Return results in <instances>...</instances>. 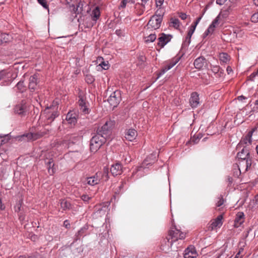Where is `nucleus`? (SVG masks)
<instances>
[{
    "label": "nucleus",
    "mask_w": 258,
    "mask_h": 258,
    "mask_svg": "<svg viewBox=\"0 0 258 258\" xmlns=\"http://www.w3.org/2000/svg\"><path fill=\"white\" fill-rule=\"evenodd\" d=\"M115 121L114 119L111 118L107 119L105 123L102 125L101 130L98 131V139L100 137L102 139H100L101 146L105 143L106 139L111 133L112 130L114 127Z\"/></svg>",
    "instance_id": "obj_1"
},
{
    "label": "nucleus",
    "mask_w": 258,
    "mask_h": 258,
    "mask_svg": "<svg viewBox=\"0 0 258 258\" xmlns=\"http://www.w3.org/2000/svg\"><path fill=\"white\" fill-rule=\"evenodd\" d=\"M105 220H106V219H105ZM99 231L100 232V233H99V236H100V240L99 242V245L102 247L101 250H103V252H105L104 258H108V256H106V255H108L107 253H108V241L107 237L108 235L109 227L106 221L100 228Z\"/></svg>",
    "instance_id": "obj_2"
},
{
    "label": "nucleus",
    "mask_w": 258,
    "mask_h": 258,
    "mask_svg": "<svg viewBox=\"0 0 258 258\" xmlns=\"http://www.w3.org/2000/svg\"><path fill=\"white\" fill-rule=\"evenodd\" d=\"M100 162L102 165L100 167L99 172H98V179L101 182L107 181L108 180L109 168L108 165V159L106 153L102 154Z\"/></svg>",
    "instance_id": "obj_3"
},
{
    "label": "nucleus",
    "mask_w": 258,
    "mask_h": 258,
    "mask_svg": "<svg viewBox=\"0 0 258 258\" xmlns=\"http://www.w3.org/2000/svg\"><path fill=\"white\" fill-rule=\"evenodd\" d=\"M121 99V97L120 91L116 90L112 93L107 99V102L110 105V108L114 109L116 107L120 102Z\"/></svg>",
    "instance_id": "obj_4"
},
{
    "label": "nucleus",
    "mask_w": 258,
    "mask_h": 258,
    "mask_svg": "<svg viewBox=\"0 0 258 258\" xmlns=\"http://www.w3.org/2000/svg\"><path fill=\"white\" fill-rule=\"evenodd\" d=\"M46 134V132L39 131L36 133H31L24 134L22 136L18 137L19 141H28L29 140H36L39 139Z\"/></svg>",
    "instance_id": "obj_5"
},
{
    "label": "nucleus",
    "mask_w": 258,
    "mask_h": 258,
    "mask_svg": "<svg viewBox=\"0 0 258 258\" xmlns=\"http://www.w3.org/2000/svg\"><path fill=\"white\" fill-rule=\"evenodd\" d=\"M180 230L177 229L175 225H173L168 231L167 242L168 248H171L173 242L176 241L178 239V235Z\"/></svg>",
    "instance_id": "obj_6"
},
{
    "label": "nucleus",
    "mask_w": 258,
    "mask_h": 258,
    "mask_svg": "<svg viewBox=\"0 0 258 258\" xmlns=\"http://www.w3.org/2000/svg\"><path fill=\"white\" fill-rule=\"evenodd\" d=\"M158 11H156L155 15H153L149 20L147 26H150L151 28L156 30L160 28L161 22L162 21V16L158 15Z\"/></svg>",
    "instance_id": "obj_7"
},
{
    "label": "nucleus",
    "mask_w": 258,
    "mask_h": 258,
    "mask_svg": "<svg viewBox=\"0 0 258 258\" xmlns=\"http://www.w3.org/2000/svg\"><path fill=\"white\" fill-rule=\"evenodd\" d=\"M173 36L171 34H166L164 33H161L159 34V37L157 38L158 42L157 46L160 49L163 48L168 42H169Z\"/></svg>",
    "instance_id": "obj_8"
},
{
    "label": "nucleus",
    "mask_w": 258,
    "mask_h": 258,
    "mask_svg": "<svg viewBox=\"0 0 258 258\" xmlns=\"http://www.w3.org/2000/svg\"><path fill=\"white\" fill-rule=\"evenodd\" d=\"M238 163L233 165L234 167L239 168L241 170L244 168V172H246L250 169L252 164V159H244V158H243V159H238Z\"/></svg>",
    "instance_id": "obj_9"
},
{
    "label": "nucleus",
    "mask_w": 258,
    "mask_h": 258,
    "mask_svg": "<svg viewBox=\"0 0 258 258\" xmlns=\"http://www.w3.org/2000/svg\"><path fill=\"white\" fill-rule=\"evenodd\" d=\"M14 111L15 114L21 117L25 116L27 112V106L25 101L23 100L17 104L14 108Z\"/></svg>",
    "instance_id": "obj_10"
},
{
    "label": "nucleus",
    "mask_w": 258,
    "mask_h": 258,
    "mask_svg": "<svg viewBox=\"0 0 258 258\" xmlns=\"http://www.w3.org/2000/svg\"><path fill=\"white\" fill-rule=\"evenodd\" d=\"M78 97V104L80 106V110L84 114L89 113V108L86 105V99L83 92L82 91H79Z\"/></svg>",
    "instance_id": "obj_11"
},
{
    "label": "nucleus",
    "mask_w": 258,
    "mask_h": 258,
    "mask_svg": "<svg viewBox=\"0 0 258 258\" xmlns=\"http://www.w3.org/2000/svg\"><path fill=\"white\" fill-rule=\"evenodd\" d=\"M97 21V7H95L90 15V18H87L85 26L87 28H92Z\"/></svg>",
    "instance_id": "obj_12"
},
{
    "label": "nucleus",
    "mask_w": 258,
    "mask_h": 258,
    "mask_svg": "<svg viewBox=\"0 0 258 258\" xmlns=\"http://www.w3.org/2000/svg\"><path fill=\"white\" fill-rule=\"evenodd\" d=\"M53 105L47 106L44 110V113L46 114V117L47 118L48 123L51 122L59 115L58 112L56 110L53 111L52 112H50L49 111V110L51 109Z\"/></svg>",
    "instance_id": "obj_13"
},
{
    "label": "nucleus",
    "mask_w": 258,
    "mask_h": 258,
    "mask_svg": "<svg viewBox=\"0 0 258 258\" xmlns=\"http://www.w3.org/2000/svg\"><path fill=\"white\" fill-rule=\"evenodd\" d=\"M78 113L76 110L70 111L66 115L65 119L69 124L75 125L77 121Z\"/></svg>",
    "instance_id": "obj_14"
},
{
    "label": "nucleus",
    "mask_w": 258,
    "mask_h": 258,
    "mask_svg": "<svg viewBox=\"0 0 258 258\" xmlns=\"http://www.w3.org/2000/svg\"><path fill=\"white\" fill-rule=\"evenodd\" d=\"M189 103L192 108L198 106L200 104V98L199 94L197 92H194L191 93L189 98Z\"/></svg>",
    "instance_id": "obj_15"
},
{
    "label": "nucleus",
    "mask_w": 258,
    "mask_h": 258,
    "mask_svg": "<svg viewBox=\"0 0 258 258\" xmlns=\"http://www.w3.org/2000/svg\"><path fill=\"white\" fill-rule=\"evenodd\" d=\"M88 226L85 225L82 227L76 233L74 237V242L80 240L82 237L86 236L88 232Z\"/></svg>",
    "instance_id": "obj_16"
},
{
    "label": "nucleus",
    "mask_w": 258,
    "mask_h": 258,
    "mask_svg": "<svg viewBox=\"0 0 258 258\" xmlns=\"http://www.w3.org/2000/svg\"><path fill=\"white\" fill-rule=\"evenodd\" d=\"M52 158H47L44 159V162L46 165L48 172L50 175H53L55 172V168L54 167L55 164L53 162Z\"/></svg>",
    "instance_id": "obj_17"
},
{
    "label": "nucleus",
    "mask_w": 258,
    "mask_h": 258,
    "mask_svg": "<svg viewBox=\"0 0 258 258\" xmlns=\"http://www.w3.org/2000/svg\"><path fill=\"white\" fill-rule=\"evenodd\" d=\"M237 157L238 159H252V157L250 155L249 148L246 147H244L241 151L237 154Z\"/></svg>",
    "instance_id": "obj_18"
},
{
    "label": "nucleus",
    "mask_w": 258,
    "mask_h": 258,
    "mask_svg": "<svg viewBox=\"0 0 258 258\" xmlns=\"http://www.w3.org/2000/svg\"><path fill=\"white\" fill-rule=\"evenodd\" d=\"M110 172L114 176L121 174L122 173L121 164L118 162L115 164L112 165L110 168Z\"/></svg>",
    "instance_id": "obj_19"
},
{
    "label": "nucleus",
    "mask_w": 258,
    "mask_h": 258,
    "mask_svg": "<svg viewBox=\"0 0 258 258\" xmlns=\"http://www.w3.org/2000/svg\"><path fill=\"white\" fill-rule=\"evenodd\" d=\"M206 62V58L203 56H201L198 58H197L194 62V66L195 68L197 70H200L203 68L205 63Z\"/></svg>",
    "instance_id": "obj_20"
},
{
    "label": "nucleus",
    "mask_w": 258,
    "mask_h": 258,
    "mask_svg": "<svg viewBox=\"0 0 258 258\" xmlns=\"http://www.w3.org/2000/svg\"><path fill=\"white\" fill-rule=\"evenodd\" d=\"M244 214L242 212H238L234 220V226L238 228L244 221Z\"/></svg>",
    "instance_id": "obj_21"
},
{
    "label": "nucleus",
    "mask_w": 258,
    "mask_h": 258,
    "mask_svg": "<svg viewBox=\"0 0 258 258\" xmlns=\"http://www.w3.org/2000/svg\"><path fill=\"white\" fill-rule=\"evenodd\" d=\"M197 255L196 250L194 247H187L184 251V258H194Z\"/></svg>",
    "instance_id": "obj_22"
},
{
    "label": "nucleus",
    "mask_w": 258,
    "mask_h": 258,
    "mask_svg": "<svg viewBox=\"0 0 258 258\" xmlns=\"http://www.w3.org/2000/svg\"><path fill=\"white\" fill-rule=\"evenodd\" d=\"M37 76L36 75H34L32 76L29 78V89L31 90L32 91H34L37 87Z\"/></svg>",
    "instance_id": "obj_23"
},
{
    "label": "nucleus",
    "mask_w": 258,
    "mask_h": 258,
    "mask_svg": "<svg viewBox=\"0 0 258 258\" xmlns=\"http://www.w3.org/2000/svg\"><path fill=\"white\" fill-rule=\"evenodd\" d=\"M100 62L98 65V71L99 70H107L109 68V64L108 61H104L103 58L101 56H98V62Z\"/></svg>",
    "instance_id": "obj_24"
},
{
    "label": "nucleus",
    "mask_w": 258,
    "mask_h": 258,
    "mask_svg": "<svg viewBox=\"0 0 258 258\" xmlns=\"http://www.w3.org/2000/svg\"><path fill=\"white\" fill-rule=\"evenodd\" d=\"M223 216L222 215H219L214 221L211 224V230H213L216 227H220L222 224Z\"/></svg>",
    "instance_id": "obj_25"
},
{
    "label": "nucleus",
    "mask_w": 258,
    "mask_h": 258,
    "mask_svg": "<svg viewBox=\"0 0 258 258\" xmlns=\"http://www.w3.org/2000/svg\"><path fill=\"white\" fill-rule=\"evenodd\" d=\"M137 135V131L134 129H129L125 134V138L130 141L135 139Z\"/></svg>",
    "instance_id": "obj_26"
},
{
    "label": "nucleus",
    "mask_w": 258,
    "mask_h": 258,
    "mask_svg": "<svg viewBox=\"0 0 258 258\" xmlns=\"http://www.w3.org/2000/svg\"><path fill=\"white\" fill-rule=\"evenodd\" d=\"M59 204L61 208L63 210H69L72 208V205L70 202L66 199H60L59 200Z\"/></svg>",
    "instance_id": "obj_27"
},
{
    "label": "nucleus",
    "mask_w": 258,
    "mask_h": 258,
    "mask_svg": "<svg viewBox=\"0 0 258 258\" xmlns=\"http://www.w3.org/2000/svg\"><path fill=\"white\" fill-rule=\"evenodd\" d=\"M193 33H194L191 32L189 31H188L187 36L185 38L184 40L183 41L182 44L181 49H185L188 46L189 44L190 43L191 37Z\"/></svg>",
    "instance_id": "obj_28"
},
{
    "label": "nucleus",
    "mask_w": 258,
    "mask_h": 258,
    "mask_svg": "<svg viewBox=\"0 0 258 258\" xmlns=\"http://www.w3.org/2000/svg\"><path fill=\"white\" fill-rule=\"evenodd\" d=\"M135 8L136 13L138 16L142 15L145 11V6L143 3L141 4L140 3L136 4Z\"/></svg>",
    "instance_id": "obj_29"
},
{
    "label": "nucleus",
    "mask_w": 258,
    "mask_h": 258,
    "mask_svg": "<svg viewBox=\"0 0 258 258\" xmlns=\"http://www.w3.org/2000/svg\"><path fill=\"white\" fill-rule=\"evenodd\" d=\"M97 138L96 135H94L90 140V148L92 152L96 153L97 152Z\"/></svg>",
    "instance_id": "obj_30"
},
{
    "label": "nucleus",
    "mask_w": 258,
    "mask_h": 258,
    "mask_svg": "<svg viewBox=\"0 0 258 258\" xmlns=\"http://www.w3.org/2000/svg\"><path fill=\"white\" fill-rule=\"evenodd\" d=\"M219 59L221 64L227 63L230 60V56L227 53H221L219 54Z\"/></svg>",
    "instance_id": "obj_31"
},
{
    "label": "nucleus",
    "mask_w": 258,
    "mask_h": 258,
    "mask_svg": "<svg viewBox=\"0 0 258 258\" xmlns=\"http://www.w3.org/2000/svg\"><path fill=\"white\" fill-rule=\"evenodd\" d=\"M182 56V55L181 56L176 55L172 58L167 65L168 69L170 70L173 68L179 61Z\"/></svg>",
    "instance_id": "obj_32"
},
{
    "label": "nucleus",
    "mask_w": 258,
    "mask_h": 258,
    "mask_svg": "<svg viewBox=\"0 0 258 258\" xmlns=\"http://www.w3.org/2000/svg\"><path fill=\"white\" fill-rule=\"evenodd\" d=\"M157 36L155 33L150 34L148 36L144 37V42L146 44L154 42Z\"/></svg>",
    "instance_id": "obj_33"
},
{
    "label": "nucleus",
    "mask_w": 258,
    "mask_h": 258,
    "mask_svg": "<svg viewBox=\"0 0 258 258\" xmlns=\"http://www.w3.org/2000/svg\"><path fill=\"white\" fill-rule=\"evenodd\" d=\"M97 175V173L93 176L87 178V183L91 185L97 184V179H95V176Z\"/></svg>",
    "instance_id": "obj_34"
},
{
    "label": "nucleus",
    "mask_w": 258,
    "mask_h": 258,
    "mask_svg": "<svg viewBox=\"0 0 258 258\" xmlns=\"http://www.w3.org/2000/svg\"><path fill=\"white\" fill-rule=\"evenodd\" d=\"M169 70L167 66L164 67L160 72L157 73V77L156 80H158L161 76L164 75L167 71Z\"/></svg>",
    "instance_id": "obj_35"
},
{
    "label": "nucleus",
    "mask_w": 258,
    "mask_h": 258,
    "mask_svg": "<svg viewBox=\"0 0 258 258\" xmlns=\"http://www.w3.org/2000/svg\"><path fill=\"white\" fill-rule=\"evenodd\" d=\"M241 174V170L237 167H234L233 169V175L235 177L238 178Z\"/></svg>",
    "instance_id": "obj_36"
},
{
    "label": "nucleus",
    "mask_w": 258,
    "mask_h": 258,
    "mask_svg": "<svg viewBox=\"0 0 258 258\" xmlns=\"http://www.w3.org/2000/svg\"><path fill=\"white\" fill-rule=\"evenodd\" d=\"M16 87L17 88V89L23 92V90L25 89V86L24 85L23 81H20L16 85Z\"/></svg>",
    "instance_id": "obj_37"
},
{
    "label": "nucleus",
    "mask_w": 258,
    "mask_h": 258,
    "mask_svg": "<svg viewBox=\"0 0 258 258\" xmlns=\"http://www.w3.org/2000/svg\"><path fill=\"white\" fill-rule=\"evenodd\" d=\"M1 143H2V145L5 144L10 140L9 134L6 135L4 136H1Z\"/></svg>",
    "instance_id": "obj_38"
},
{
    "label": "nucleus",
    "mask_w": 258,
    "mask_h": 258,
    "mask_svg": "<svg viewBox=\"0 0 258 258\" xmlns=\"http://www.w3.org/2000/svg\"><path fill=\"white\" fill-rule=\"evenodd\" d=\"M37 2L43 8L49 11V6L46 0H37Z\"/></svg>",
    "instance_id": "obj_39"
},
{
    "label": "nucleus",
    "mask_w": 258,
    "mask_h": 258,
    "mask_svg": "<svg viewBox=\"0 0 258 258\" xmlns=\"http://www.w3.org/2000/svg\"><path fill=\"white\" fill-rule=\"evenodd\" d=\"M86 81L88 84H92L95 81L94 78L91 75H87L85 78Z\"/></svg>",
    "instance_id": "obj_40"
},
{
    "label": "nucleus",
    "mask_w": 258,
    "mask_h": 258,
    "mask_svg": "<svg viewBox=\"0 0 258 258\" xmlns=\"http://www.w3.org/2000/svg\"><path fill=\"white\" fill-rule=\"evenodd\" d=\"M132 0H122L120 2V5L118 7L119 9H124L126 7V4L130 3Z\"/></svg>",
    "instance_id": "obj_41"
},
{
    "label": "nucleus",
    "mask_w": 258,
    "mask_h": 258,
    "mask_svg": "<svg viewBox=\"0 0 258 258\" xmlns=\"http://www.w3.org/2000/svg\"><path fill=\"white\" fill-rule=\"evenodd\" d=\"M171 23L173 24V27L176 29H178L179 27V21L178 19H172Z\"/></svg>",
    "instance_id": "obj_42"
},
{
    "label": "nucleus",
    "mask_w": 258,
    "mask_h": 258,
    "mask_svg": "<svg viewBox=\"0 0 258 258\" xmlns=\"http://www.w3.org/2000/svg\"><path fill=\"white\" fill-rule=\"evenodd\" d=\"M144 169L145 168H144L142 166L137 167L133 171L132 176H134L136 174H137V173L140 171H142V170Z\"/></svg>",
    "instance_id": "obj_43"
},
{
    "label": "nucleus",
    "mask_w": 258,
    "mask_h": 258,
    "mask_svg": "<svg viewBox=\"0 0 258 258\" xmlns=\"http://www.w3.org/2000/svg\"><path fill=\"white\" fill-rule=\"evenodd\" d=\"M107 209L106 206L102 207L101 208L99 207L98 205V213H99L101 215H105L106 210Z\"/></svg>",
    "instance_id": "obj_44"
},
{
    "label": "nucleus",
    "mask_w": 258,
    "mask_h": 258,
    "mask_svg": "<svg viewBox=\"0 0 258 258\" xmlns=\"http://www.w3.org/2000/svg\"><path fill=\"white\" fill-rule=\"evenodd\" d=\"M221 13H220L212 22V23L210 24L212 26V27H216V26L218 24L219 18Z\"/></svg>",
    "instance_id": "obj_45"
},
{
    "label": "nucleus",
    "mask_w": 258,
    "mask_h": 258,
    "mask_svg": "<svg viewBox=\"0 0 258 258\" xmlns=\"http://www.w3.org/2000/svg\"><path fill=\"white\" fill-rule=\"evenodd\" d=\"M251 21L253 23L258 22V12L253 14L251 17Z\"/></svg>",
    "instance_id": "obj_46"
},
{
    "label": "nucleus",
    "mask_w": 258,
    "mask_h": 258,
    "mask_svg": "<svg viewBox=\"0 0 258 258\" xmlns=\"http://www.w3.org/2000/svg\"><path fill=\"white\" fill-rule=\"evenodd\" d=\"M257 76H258V70L255 72H253L250 74V75L248 77V80L253 81L255 77Z\"/></svg>",
    "instance_id": "obj_47"
},
{
    "label": "nucleus",
    "mask_w": 258,
    "mask_h": 258,
    "mask_svg": "<svg viewBox=\"0 0 258 258\" xmlns=\"http://www.w3.org/2000/svg\"><path fill=\"white\" fill-rule=\"evenodd\" d=\"M213 71L215 73H217L218 72L222 73L224 71L219 66H216L213 67Z\"/></svg>",
    "instance_id": "obj_48"
},
{
    "label": "nucleus",
    "mask_w": 258,
    "mask_h": 258,
    "mask_svg": "<svg viewBox=\"0 0 258 258\" xmlns=\"http://www.w3.org/2000/svg\"><path fill=\"white\" fill-rule=\"evenodd\" d=\"M80 5L81 4L80 3H79L78 5L77 6V8H74V10L76 14H79L82 11V6L81 7Z\"/></svg>",
    "instance_id": "obj_49"
},
{
    "label": "nucleus",
    "mask_w": 258,
    "mask_h": 258,
    "mask_svg": "<svg viewBox=\"0 0 258 258\" xmlns=\"http://www.w3.org/2000/svg\"><path fill=\"white\" fill-rule=\"evenodd\" d=\"M253 134L252 132L250 131L246 135L247 138H248V142L249 144H251L252 143V136Z\"/></svg>",
    "instance_id": "obj_50"
},
{
    "label": "nucleus",
    "mask_w": 258,
    "mask_h": 258,
    "mask_svg": "<svg viewBox=\"0 0 258 258\" xmlns=\"http://www.w3.org/2000/svg\"><path fill=\"white\" fill-rule=\"evenodd\" d=\"M202 138V136L200 135V134H198L197 136V137H196L195 136H194L192 138V142H194V144H197L198 143V142H199V140Z\"/></svg>",
    "instance_id": "obj_51"
},
{
    "label": "nucleus",
    "mask_w": 258,
    "mask_h": 258,
    "mask_svg": "<svg viewBox=\"0 0 258 258\" xmlns=\"http://www.w3.org/2000/svg\"><path fill=\"white\" fill-rule=\"evenodd\" d=\"M168 238H169L168 236H167L165 239H164L163 240V241L161 242V246H162V247L167 246L168 247V242H167Z\"/></svg>",
    "instance_id": "obj_52"
},
{
    "label": "nucleus",
    "mask_w": 258,
    "mask_h": 258,
    "mask_svg": "<svg viewBox=\"0 0 258 258\" xmlns=\"http://www.w3.org/2000/svg\"><path fill=\"white\" fill-rule=\"evenodd\" d=\"M223 203H224V199L222 197H221L219 198V200L216 203V206L219 207L221 206L223 204Z\"/></svg>",
    "instance_id": "obj_53"
},
{
    "label": "nucleus",
    "mask_w": 258,
    "mask_h": 258,
    "mask_svg": "<svg viewBox=\"0 0 258 258\" xmlns=\"http://www.w3.org/2000/svg\"><path fill=\"white\" fill-rule=\"evenodd\" d=\"M81 199L84 202H88L91 199V198L89 197L88 195H83L82 196Z\"/></svg>",
    "instance_id": "obj_54"
},
{
    "label": "nucleus",
    "mask_w": 258,
    "mask_h": 258,
    "mask_svg": "<svg viewBox=\"0 0 258 258\" xmlns=\"http://www.w3.org/2000/svg\"><path fill=\"white\" fill-rule=\"evenodd\" d=\"M63 226L64 227H66V228L67 229H69L70 228V224L69 223V221L68 220H66L64 222H63Z\"/></svg>",
    "instance_id": "obj_55"
},
{
    "label": "nucleus",
    "mask_w": 258,
    "mask_h": 258,
    "mask_svg": "<svg viewBox=\"0 0 258 258\" xmlns=\"http://www.w3.org/2000/svg\"><path fill=\"white\" fill-rule=\"evenodd\" d=\"M226 181L228 183V186L231 185L233 182V178L230 176H228L226 179Z\"/></svg>",
    "instance_id": "obj_56"
},
{
    "label": "nucleus",
    "mask_w": 258,
    "mask_h": 258,
    "mask_svg": "<svg viewBox=\"0 0 258 258\" xmlns=\"http://www.w3.org/2000/svg\"><path fill=\"white\" fill-rule=\"evenodd\" d=\"M179 17L182 19V20H185L187 18V15L185 13H180L179 14Z\"/></svg>",
    "instance_id": "obj_57"
},
{
    "label": "nucleus",
    "mask_w": 258,
    "mask_h": 258,
    "mask_svg": "<svg viewBox=\"0 0 258 258\" xmlns=\"http://www.w3.org/2000/svg\"><path fill=\"white\" fill-rule=\"evenodd\" d=\"M178 237V239H183L185 237V234L183 232L180 231Z\"/></svg>",
    "instance_id": "obj_58"
},
{
    "label": "nucleus",
    "mask_w": 258,
    "mask_h": 258,
    "mask_svg": "<svg viewBox=\"0 0 258 258\" xmlns=\"http://www.w3.org/2000/svg\"><path fill=\"white\" fill-rule=\"evenodd\" d=\"M164 2V0H156V5L157 7H160Z\"/></svg>",
    "instance_id": "obj_59"
},
{
    "label": "nucleus",
    "mask_w": 258,
    "mask_h": 258,
    "mask_svg": "<svg viewBox=\"0 0 258 258\" xmlns=\"http://www.w3.org/2000/svg\"><path fill=\"white\" fill-rule=\"evenodd\" d=\"M248 143V138H247V136L246 135L241 141L240 143L243 144H247Z\"/></svg>",
    "instance_id": "obj_60"
},
{
    "label": "nucleus",
    "mask_w": 258,
    "mask_h": 258,
    "mask_svg": "<svg viewBox=\"0 0 258 258\" xmlns=\"http://www.w3.org/2000/svg\"><path fill=\"white\" fill-rule=\"evenodd\" d=\"M196 27H197V25L192 24L190 28H189V29L188 31H190L191 32H192V33H194L195 31V29L196 28Z\"/></svg>",
    "instance_id": "obj_61"
},
{
    "label": "nucleus",
    "mask_w": 258,
    "mask_h": 258,
    "mask_svg": "<svg viewBox=\"0 0 258 258\" xmlns=\"http://www.w3.org/2000/svg\"><path fill=\"white\" fill-rule=\"evenodd\" d=\"M203 15H204V13L201 16H200L198 18H197L196 21L194 23V24H195V25L197 26V25L199 23V22H200L201 20L202 19Z\"/></svg>",
    "instance_id": "obj_62"
},
{
    "label": "nucleus",
    "mask_w": 258,
    "mask_h": 258,
    "mask_svg": "<svg viewBox=\"0 0 258 258\" xmlns=\"http://www.w3.org/2000/svg\"><path fill=\"white\" fill-rule=\"evenodd\" d=\"M207 30H209L210 34H212L214 31L215 27H212V26L210 25Z\"/></svg>",
    "instance_id": "obj_63"
},
{
    "label": "nucleus",
    "mask_w": 258,
    "mask_h": 258,
    "mask_svg": "<svg viewBox=\"0 0 258 258\" xmlns=\"http://www.w3.org/2000/svg\"><path fill=\"white\" fill-rule=\"evenodd\" d=\"M252 227H249L246 229V234H245L246 237H248L249 232L252 230Z\"/></svg>",
    "instance_id": "obj_64"
}]
</instances>
